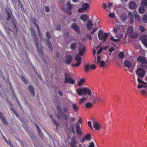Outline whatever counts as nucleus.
Here are the masks:
<instances>
[{
    "mask_svg": "<svg viewBox=\"0 0 147 147\" xmlns=\"http://www.w3.org/2000/svg\"><path fill=\"white\" fill-rule=\"evenodd\" d=\"M88 125L91 129H92V126L91 125V123L90 121H88Z\"/></svg>",
    "mask_w": 147,
    "mask_h": 147,
    "instance_id": "obj_62",
    "label": "nucleus"
},
{
    "mask_svg": "<svg viewBox=\"0 0 147 147\" xmlns=\"http://www.w3.org/2000/svg\"><path fill=\"white\" fill-rule=\"evenodd\" d=\"M90 69V65L89 63H87L84 66V70L86 72H88Z\"/></svg>",
    "mask_w": 147,
    "mask_h": 147,
    "instance_id": "obj_29",
    "label": "nucleus"
},
{
    "mask_svg": "<svg viewBox=\"0 0 147 147\" xmlns=\"http://www.w3.org/2000/svg\"><path fill=\"white\" fill-rule=\"evenodd\" d=\"M118 56L120 58L123 59L125 57L124 53L123 52H121L118 54Z\"/></svg>",
    "mask_w": 147,
    "mask_h": 147,
    "instance_id": "obj_39",
    "label": "nucleus"
},
{
    "mask_svg": "<svg viewBox=\"0 0 147 147\" xmlns=\"http://www.w3.org/2000/svg\"><path fill=\"white\" fill-rule=\"evenodd\" d=\"M137 61L142 64H146L147 63V61L146 59L142 56H139L137 58Z\"/></svg>",
    "mask_w": 147,
    "mask_h": 147,
    "instance_id": "obj_8",
    "label": "nucleus"
},
{
    "mask_svg": "<svg viewBox=\"0 0 147 147\" xmlns=\"http://www.w3.org/2000/svg\"><path fill=\"white\" fill-rule=\"evenodd\" d=\"M28 89L32 96L33 97H34L35 96V94L33 87L31 85L30 86H28Z\"/></svg>",
    "mask_w": 147,
    "mask_h": 147,
    "instance_id": "obj_21",
    "label": "nucleus"
},
{
    "mask_svg": "<svg viewBox=\"0 0 147 147\" xmlns=\"http://www.w3.org/2000/svg\"><path fill=\"white\" fill-rule=\"evenodd\" d=\"M145 11L144 7L142 6L141 7H140L139 9V12L141 14L143 13Z\"/></svg>",
    "mask_w": 147,
    "mask_h": 147,
    "instance_id": "obj_33",
    "label": "nucleus"
},
{
    "mask_svg": "<svg viewBox=\"0 0 147 147\" xmlns=\"http://www.w3.org/2000/svg\"><path fill=\"white\" fill-rule=\"evenodd\" d=\"M103 50V48L102 47H100L99 49L98 50L97 52V54H99L100 53H101Z\"/></svg>",
    "mask_w": 147,
    "mask_h": 147,
    "instance_id": "obj_57",
    "label": "nucleus"
},
{
    "mask_svg": "<svg viewBox=\"0 0 147 147\" xmlns=\"http://www.w3.org/2000/svg\"><path fill=\"white\" fill-rule=\"evenodd\" d=\"M94 142H91V143L88 146V147H94Z\"/></svg>",
    "mask_w": 147,
    "mask_h": 147,
    "instance_id": "obj_63",
    "label": "nucleus"
},
{
    "mask_svg": "<svg viewBox=\"0 0 147 147\" xmlns=\"http://www.w3.org/2000/svg\"><path fill=\"white\" fill-rule=\"evenodd\" d=\"M128 31L129 32H132L133 31V27L132 26H130L129 27L128 29Z\"/></svg>",
    "mask_w": 147,
    "mask_h": 147,
    "instance_id": "obj_47",
    "label": "nucleus"
},
{
    "mask_svg": "<svg viewBox=\"0 0 147 147\" xmlns=\"http://www.w3.org/2000/svg\"><path fill=\"white\" fill-rule=\"evenodd\" d=\"M30 31L31 33V35L33 37H34V42H35V43L36 44V47L37 48V49L39 51V47H38V40L36 36V34L33 28H31L30 29Z\"/></svg>",
    "mask_w": 147,
    "mask_h": 147,
    "instance_id": "obj_6",
    "label": "nucleus"
},
{
    "mask_svg": "<svg viewBox=\"0 0 147 147\" xmlns=\"http://www.w3.org/2000/svg\"><path fill=\"white\" fill-rule=\"evenodd\" d=\"M71 129L69 128L68 127H67L68 129L71 131V132H72L73 134L75 133V129L74 128V126L73 125H71Z\"/></svg>",
    "mask_w": 147,
    "mask_h": 147,
    "instance_id": "obj_41",
    "label": "nucleus"
},
{
    "mask_svg": "<svg viewBox=\"0 0 147 147\" xmlns=\"http://www.w3.org/2000/svg\"><path fill=\"white\" fill-rule=\"evenodd\" d=\"M72 106L73 110L76 112H78L79 109V107L77 105L74 103L72 104Z\"/></svg>",
    "mask_w": 147,
    "mask_h": 147,
    "instance_id": "obj_27",
    "label": "nucleus"
},
{
    "mask_svg": "<svg viewBox=\"0 0 147 147\" xmlns=\"http://www.w3.org/2000/svg\"><path fill=\"white\" fill-rule=\"evenodd\" d=\"M115 15V14L114 13H110L109 14V16L111 18H114Z\"/></svg>",
    "mask_w": 147,
    "mask_h": 147,
    "instance_id": "obj_56",
    "label": "nucleus"
},
{
    "mask_svg": "<svg viewBox=\"0 0 147 147\" xmlns=\"http://www.w3.org/2000/svg\"><path fill=\"white\" fill-rule=\"evenodd\" d=\"M35 125L37 129V130L38 134L40 135L42 133V131H41L40 129V128L38 126L37 124H36Z\"/></svg>",
    "mask_w": 147,
    "mask_h": 147,
    "instance_id": "obj_43",
    "label": "nucleus"
},
{
    "mask_svg": "<svg viewBox=\"0 0 147 147\" xmlns=\"http://www.w3.org/2000/svg\"><path fill=\"white\" fill-rule=\"evenodd\" d=\"M139 29L141 32H144L146 31L145 29L143 26H140L139 27Z\"/></svg>",
    "mask_w": 147,
    "mask_h": 147,
    "instance_id": "obj_46",
    "label": "nucleus"
},
{
    "mask_svg": "<svg viewBox=\"0 0 147 147\" xmlns=\"http://www.w3.org/2000/svg\"><path fill=\"white\" fill-rule=\"evenodd\" d=\"M46 44L48 46V48L50 49V51H52L53 50V47L50 40L49 39L47 40Z\"/></svg>",
    "mask_w": 147,
    "mask_h": 147,
    "instance_id": "obj_23",
    "label": "nucleus"
},
{
    "mask_svg": "<svg viewBox=\"0 0 147 147\" xmlns=\"http://www.w3.org/2000/svg\"><path fill=\"white\" fill-rule=\"evenodd\" d=\"M86 36L89 40H91L92 39V38L91 36L89 34H87Z\"/></svg>",
    "mask_w": 147,
    "mask_h": 147,
    "instance_id": "obj_58",
    "label": "nucleus"
},
{
    "mask_svg": "<svg viewBox=\"0 0 147 147\" xmlns=\"http://www.w3.org/2000/svg\"><path fill=\"white\" fill-rule=\"evenodd\" d=\"M76 132L78 135H80L82 134V132L80 128V126H76Z\"/></svg>",
    "mask_w": 147,
    "mask_h": 147,
    "instance_id": "obj_24",
    "label": "nucleus"
},
{
    "mask_svg": "<svg viewBox=\"0 0 147 147\" xmlns=\"http://www.w3.org/2000/svg\"><path fill=\"white\" fill-rule=\"evenodd\" d=\"M76 93L80 96L82 95L87 94L88 95H91L92 92L88 88L84 87L83 88H79L76 90Z\"/></svg>",
    "mask_w": 147,
    "mask_h": 147,
    "instance_id": "obj_2",
    "label": "nucleus"
},
{
    "mask_svg": "<svg viewBox=\"0 0 147 147\" xmlns=\"http://www.w3.org/2000/svg\"><path fill=\"white\" fill-rule=\"evenodd\" d=\"M45 10L47 12H49V11L50 9L47 6L45 8Z\"/></svg>",
    "mask_w": 147,
    "mask_h": 147,
    "instance_id": "obj_61",
    "label": "nucleus"
},
{
    "mask_svg": "<svg viewBox=\"0 0 147 147\" xmlns=\"http://www.w3.org/2000/svg\"><path fill=\"white\" fill-rule=\"evenodd\" d=\"M91 135L90 134H87L84 137L82 140L80 141L81 142H84L85 140L87 141H90L91 139Z\"/></svg>",
    "mask_w": 147,
    "mask_h": 147,
    "instance_id": "obj_12",
    "label": "nucleus"
},
{
    "mask_svg": "<svg viewBox=\"0 0 147 147\" xmlns=\"http://www.w3.org/2000/svg\"><path fill=\"white\" fill-rule=\"evenodd\" d=\"M143 20L144 22L147 23V15L146 14H144L143 15Z\"/></svg>",
    "mask_w": 147,
    "mask_h": 147,
    "instance_id": "obj_44",
    "label": "nucleus"
},
{
    "mask_svg": "<svg viewBox=\"0 0 147 147\" xmlns=\"http://www.w3.org/2000/svg\"><path fill=\"white\" fill-rule=\"evenodd\" d=\"M101 101L102 102L103 100L100 97L95 96L93 98V100H92V103H96L99 102Z\"/></svg>",
    "mask_w": 147,
    "mask_h": 147,
    "instance_id": "obj_16",
    "label": "nucleus"
},
{
    "mask_svg": "<svg viewBox=\"0 0 147 147\" xmlns=\"http://www.w3.org/2000/svg\"><path fill=\"white\" fill-rule=\"evenodd\" d=\"M129 17L130 18V23L132 25L134 22V19L133 14L131 12L128 13Z\"/></svg>",
    "mask_w": 147,
    "mask_h": 147,
    "instance_id": "obj_26",
    "label": "nucleus"
},
{
    "mask_svg": "<svg viewBox=\"0 0 147 147\" xmlns=\"http://www.w3.org/2000/svg\"><path fill=\"white\" fill-rule=\"evenodd\" d=\"M71 27L77 33L79 34L80 33V28L75 23H73L72 24Z\"/></svg>",
    "mask_w": 147,
    "mask_h": 147,
    "instance_id": "obj_11",
    "label": "nucleus"
},
{
    "mask_svg": "<svg viewBox=\"0 0 147 147\" xmlns=\"http://www.w3.org/2000/svg\"><path fill=\"white\" fill-rule=\"evenodd\" d=\"M134 14L135 20L138 21H140V16L138 14L137 12L136 11H134Z\"/></svg>",
    "mask_w": 147,
    "mask_h": 147,
    "instance_id": "obj_25",
    "label": "nucleus"
},
{
    "mask_svg": "<svg viewBox=\"0 0 147 147\" xmlns=\"http://www.w3.org/2000/svg\"><path fill=\"white\" fill-rule=\"evenodd\" d=\"M22 80L25 84H27L28 83V81L26 80L23 76H22Z\"/></svg>",
    "mask_w": 147,
    "mask_h": 147,
    "instance_id": "obj_49",
    "label": "nucleus"
},
{
    "mask_svg": "<svg viewBox=\"0 0 147 147\" xmlns=\"http://www.w3.org/2000/svg\"><path fill=\"white\" fill-rule=\"evenodd\" d=\"M98 37L100 40H103V42H105L109 34L107 33H105L103 34V32L102 30H99L98 33Z\"/></svg>",
    "mask_w": 147,
    "mask_h": 147,
    "instance_id": "obj_3",
    "label": "nucleus"
},
{
    "mask_svg": "<svg viewBox=\"0 0 147 147\" xmlns=\"http://www.w3.org/2000/svg\"><path fill=\"white\" fill-rule=\"evenodd\" d=\"M85 78H83L79 80L78 83V86H81L85 82Z\"/></svg>",
    "mask_w": 147,
    "mask_h": 147,
    "instance_id": "obj_32",
    "label": "nucleus"
},
{
    "mask_svg": "<svg viewBox=\"0 0 147 147\" xmlns=\"http://www.w3.org/2000/svg\"><path fill=\"white\" fill-rule=\"evenodd\" d=\"M11 110L14 113L15 115L17 117H18L19 116V114L14 109L12 108H11Z\"/></svg>",
    "mask_w": 147,
    "mask_h": 147,
    "instance_id": "obj_40",
    "label": "nucleus"
},
{
    "mask_svg": "<svg viewBox=\"0 0 147 147\" xmlns=\"http://www.w3.org/2000/svg\"><path fill=\"white\" fill-rule=\"evenodd\" d=\"M65 82L66 83H69L73 84L75 83V81L72 78H67V75L65 74Z\"/></svg>",
    "mask_w": 147,
    "mask_h": 147,
    "instance_id": "obj_10",
    "label": "nucleus"
},
{
    "mask_svg": "<svg viewBox=\"0 0 147 147\" xmlns=\"http://www.w3.org/2000/svg\"><path fill=\"white\" fill-rule=\"evenodd\" d=\"M81 57L78 55H77L75 57V60L77 62H81Z\"/></svg>",
    "mask_w": 147,
    "mask_h": 147,
    "instance_id": "obj_34",
    "label": "nucleus"
},
{
    "mask_svg": "<svg viewBox=\"0 0 147 147\" xmlns=\"http://www.w3.org/2000/svg\"><path fill=\"white\" fill-rule=\"evenodd\" d=\"M12 22L13 23L14 26L15 28V31L16 32H17V29L16 27V23H15V22L14 21H13Z\"/></svg>",
    "mask_w": 147,
    "mask_h": 147,
    "instance_id": "obj_60",
    "label": "nucleus"
},
{
    "mask_svg": "<svg viewBox=\"0 0 147 147\" xmlns=\"http://www.w3.org/2000/svg\"><path fill=\"white\" fill-rule=\"evenodd\" d=\"M76 144V141L74 139H72L71 140L70 145L71 147H74Z\"/></svg>",
    "mask_w": 147,
    "mask_h": 147,
    "instance_id": "obj_36",
    "label": "nucleus"
},
{
    "mask_svg": "<svg viewBox=\"0 0 147 147\" xmlns=\"http://www.w3.org/2000/svg\"><path fill=\"white\" fill-rule=\"evenodd\" d=\"M0 118L1 120L3 123L6 125H8V123L7 121L2 113L0 112Z\"/></svg>",
    "mask_w": 147,
    "mask_h": 147,
    "instance_id": "obj_15",
    "label": "nucleus"
},
{
    "mask_svg": "<svg viewBox=\"0 0 147 147\" xmlns=\"http://www.w3.org/2000/svg\"><path fill=\"white\" fill-rule=\"evenodd\" d=\"M56 29L58 31H61V28L60 25H58L56 28Z\"/></svg>",
    "mask_w": 147,
    "mask_h": 147,
    "instance_id": "obj_54",
    "label": "nucleus"
},
{
    "mask_svg": "<svg viewBox=\"0 0 147 147\" xmlns=\"http://www.w3.org/2000/svg\"><path fill=\"white\" fill-rule=\"evenodd\" d=\"M113 5V3L111 2V3H109L108 4V7H109V9H111V6Z\"/></svg>",
    "mask_w": 147,
    "mask_h": 147,
    "instance_id": "obj_64",
    "label": "nucleus"
},
{
    "mask_svg": "<svg viewBox=\"0 0 147 147\" xmlns=\"http://www.w3.org/2000/svg\"><path fill=\"white\" fill-rule=\"evenodd\" d=\"M89 16L86 14H83L80 17V19L84 22H86L88 19Z\"/></svg>",
    "mask_w": 147,
    "mask_h": 147,
    "instance_id": "obj_19",
    "label": "nucleus"
},
{
    "mask_svg": "<svg viewBox=\"0 0 147 147\" xmlns=\"http://www.w3.org/2000/svg\"><path fill=\"white\" fill-rule=\"evenodd\" d=\"M77 44L76 42L72 43L70 45V48L71 50H75L77 47Z\"/></svg>",
    "mask_w": 147,
    "mask_h": 147,
    "instance_id": "obj_28",
    "label": "nucleus"
},
{
    "mask_svg": "<svg viewBox=\"0 0 147 147\" xmlns=\"http://www.w3.org/2000/svg\"><path fill=\"white\" fill-rule=\"evenodd\" d=\"M86 49L85 47H83L82 48L79 49V55L81 56L83 55L86 51Z\"/></svg>",
    "mask_w": 147,
    "mask_h": 147,
    "instance_id": "obj_22",
    "label": "nucleus"
},
{
    "mask_svg": "<svg viewBox=\"0 0 147 147\" xmlns=\"http://www.w3.org/2000/svg\"><path fill=\"white\" fill-rule=\"evenodd\" d=\"M93 26V24L90 20H89L87 21L86 26L88 30H90L92 28Z\"/></svg>",
    "mask_w": 147,
    "mask_h": 147,
    "instance_id": "obj_13",
    "label": "nucleus"
},
{
    "mask_svg": "<svg viewBox=\"0 0 147 147\" xmlns=\"http://www.w3.org/2000/svg\"><path fill=\"white\" fill-rule=\"evenodd\" d=\"M6 11L8 16L6 19L7 21H8L11 17V15L12 13V12L10 9H9L7 11Z\"/></svg>",
    "mask_w": 147,
    "mask_h": 147,
    "instance_id": "obj_30",
    "label": "nucleus"
},
{
    "mask_svg": "<svg viewBox=\"0 0 147 147\" xmlns=\"http://www.w3.org/2000/svg\"><path fill=\"white\" fill-rule=\"evenodd\" d=\"M129 6L130 8L133 10L135 9L137 7V5L134 1L131 2L129 4Z\"/></svg>",
    "mask_w": 147,
    "mask_h": 147,
    "instance_id": "obj_18",
    "label": "nucleus"
},
{
    "mask_svg": "<svg viewBox=\"0 0 147 147\" xmlns=\"http://www.w3.org/2000/svg\"><path fill=\"white\" fill-rule=\"evenodd\" d=\"M105 64V62L103 61H102L100 62V65L101 67H104Z\"/></svg>",
    "mask_w": 147,
    "mask_h": 147,
    "instance_id": "obj_52",
    "label": "nucleus"
},
{
    "mask_svg": "<svg viewBox=\"0 0 147 147\" xmlns=\"http://www.w3.org/2000/svg\"><path fill=\"white\" fill-rule=\"evenodd\" d=\"M90 69H96V66L95 65V64H92L90 66Z\"/></svg>",
    "mask_w": 147,
    "mask_h": 147,
    "instance_id": "obj_51",
    "label": "nucleus"
},
{
    "mask_svg": "<svg viewBox=\"0 0 147 147\" xmlns=\"http://www.w3.org/2000/svg\"><path fill=\"white\" fill-rule=\"evenodd\" d=\"M81 64V62H77L75 64H72V67H78Z\"/></svg>",
    "mask_w": 147,
    "mask_h": 147,
    "instance_id": "obj_45",
    "label": "nucleus"
},
{
    "mask_svg": "<svg viewBox=\"0 0 147 147\" xmlns=\"http://www.w3.org/2000/svg\"><path fill=\"white\" fill-rule=\"evenodd\" d=\"M101 60V57L100 56L98 55V57L97 58V63L98 64L100 62V60Z\"/></svg>",
    "mask_w": 147,
    "mask_h": 147,
    "instance_id": "obj_53",
    "label": "nucleus"
},
{
    "mask_svg": "<svg viewBox=\"0 0 147 147\" xmlns=\"http://www.w3.org/2000/svg\"><path fill=\"white\" fill-rule=\"evenodd\" d=\"M69 33L68 31L65 32L63 34L65 38H67L69 36Z\"/></svg>",
    "mask_w": 147,
    "mask_h": 147,
    "instance_id": "obj_55",
    "label": "nucleus"
},
{
    "mask_svg": "<svg viewBox=\"0 0 147 147\" xmlns=\"http://www.w3.org/2000/svg\"><path fill=\"white\" fill-rule=\"evenodd\" d=\"M92 123L95 129L96 130H99L101 127L99 123L94 119L92 120Z\"/></svg>",
    "mask_w": 147,
    "mask_h": 147,
    "instance_id": "obj_9",
    "label": "nucleus"
},
{
    "mask_svg": "<svg viewBox=\"0 0 147 147\" xmlns=\"http://www.w3.org/2000/svg\"><path fill=\"white\" fill-rule=\"evenodd\" d=\"M93 103H91L90 102L87 103L85 105V107L87 109H89L92 107L93 106Z\"/></svg>",
    "mask_w": 147,
    "mask_h": 147,
    "instance_id": "obj_35",
    "label": "nucleus"
},
{
    "mask_svg": "<svg viewBox=\"0 0 147 147\" xmlns=\"http://www.w3.org/2000/svg\"><path fill=\"white\" fill-rule=\"evenodd\" d=\"M46 36L49 39H50L51 38L50 34L48 32H47L46 34Z\"/></svg>",
    "mask_w": 147,
    "mask_h": 147,
    "instance_id": "obj_59",
    "label": "nucleus"
},
{
    "mask_svg": "<svg viewBox=\"0 0 147 147\" xmlns=\"http://www.w3.org/2000/svg\"><path fill=\"white\" fill-rule=\"evenodd\" d=\"M136 73L138 76L141 77H143L145 75V72L143 68H139L137 69Z\"/></svg>",
    "mask_w": 147,
    "mask_h": 147,
    "instance_id": "obj_4",
    "label": "nucleus"
},
{
    "mask_svg": "<svg viewBox=\"0 0 147 147\" xmlns=\"http://www.w3.org/2000/svg\"><path fill=\"white\" fill-rule=\"evenodd\" d=\"M90 7L89 4L87 3H84L82 5V8L79 9L78 11L79 13H82L84 11L87 10V9Z\"/></svg>",
    "mask_w": 147,
    "mask_h": 147,
    "instance_id": "obj_5",
    "label": "nucleus"
},
{
    "mask_svg": "<svg viewBox=\"0 0 147 147\" xmlns=\"http://www.w3.org/2000/svg\"><path fill=\"white\" fill-rule=\"evenodd\" d=\"M72 60L71 56L69 55H68L65 57V62L66 64L69 65L71 63Z\"/></svg>",
    "mask_w": 147,
    "mask_h": 147,
    "instance_id": "obj_14",
    "label": "nucleus"
},
{
    "mask_svg": "<svg viewBox=\"0 0 147 147\" xmlns=\"http://www.w3.org/2000/svg\"><path fill=\"white\" fill-rule=\"evenodd\" d=\"M87 99V98L84 97L82 98H80L79 100V103L80 105L82 104Z\"/></svg>",
    "mask_w": 147,
    "mask_h": 147,
    "instance_id": "obj_42",
    "label": "nucleus"
},
{
    "mask_svg": "<svg viewBox=\"0 0 147 147\" xmlns=\"http://www.w3.org/2000/svg\"><path fill=\"white\" fill-rule=\"evenodd\" d=\"M58 113L56 114V116L58 120L63 118L65 120L68 119L69 115V108L68 107H65L63 108V112L60 106L58 105H56Z\"/></svg>",
    "mask_w": 147,
    "mask_h": 147,
    "instance_id": "obj_1",
    "label": "nucleus"
},
{
    "mask_svg": "<svg viewBox=\"0 0 147 147\" xmlns=\"http://www.w3.org/2000/svg\"><path fill=\"white\" fill-rule=\"evenodd\" d=\"M121 19L123 21H126L127 19V15L123 14L121 16Z\"/></svg>",
    "mask_w": 147,
    "mask_h": 147,
    "instance_id": "obj_31",
    "label": "nucleus"
},
{
    "mask_svg": "<svg viewBox=\"0 0 147 147\" xmlns=\"http://www.w3.org/2000/svg\"><path fill=\"white\" fill-rule=\"evenodd\" d=\"M67 5L69 9H67L66 10V12L68 15L71 16L72 14L71 10L73 8L72 5L69 2L67 3Z\"/></svg>",
    "mask_w": 147,
    "mask_h": 147,
    "instance_id": "obj_7",
    "label": "nucleus"
},
{
    "mask_svg": "<svg viewBox=\"0 0 147 147\" xmlns=\"http://www.w3.org/2000/svg\"><path fill=\"white\" fill-rule=\"evenodd\" d=\"M141 93L143 95H146L147 94V91L145 90H142L141 91Z\"/></svg>",
    "mask_w": 147,
    "mask_h": 147,
    "instance_id": "obj_50",
    "label": "nucleus"
},
{
    "mask_svg": "<svg viewBox=\"0 0 147 147\" xmlns=\"http://www.w3.org/2000/svg\"><path fill=\"white\" fill-rule=\"evenodd\" d=\"M54 125H56V129L57 131L58 130V127L59 125V124L56 121H54V123H53Z\"/></svg>",
    "mask_w": 147,
    "mask_h": 147,
    "instance_id": "obj_48",
    "label": "nucleus"
},
{
    "mask_svg": "<svg viewBox=\"0 0 147 147\" xmlns=\"http://www.w3.org/2000/svg\"><path fill=\"white\" fill-rule=\"evenodd\" d=\"M138 36V33H133L131 34L130 37L131 38H135L137 37Z\"/></svg>",
    "mask_w": 147,
    "mask_h": 147,
    "instance_id": "obj_38",
    "label": "nucleus"
},
{
    "mask_svg": "<svg viewBox=\"0 0 147 147\" xmlns=\"http://www.w3.org/2000/svg\"><path fill=\"white\" fill-rule=\"evenodd\" d=\"M124 66L128 68H131L132 66V63L130 61L126 60L124 61Z\"/></svg>",
    "mask_w": 147,
    "mask_h": 147,
    "instance_id": "obj_17",
    "label": "nucleus"
},
{
    "mask_svg": "<svg viewBox=\"0 0 147 147\" xmlns=\"http://www.w3.org/2000/svg\"><path fill=\"white\" fill-rule=\"evenodd\" d=\"M141 5L143 7H147V0L142 1L141 3Z\"/></svg>",
    "mask_w": 147,
    "mask_h": 147,
    "instance_id": "obj_37",
    "label": "nucleus"
},
{
    "mask_svg": "<svg viewBox=\"0 0 147 147\" xmlns=\"http://www.w3.org/2000/svg\"><path fill=\"white\" fill-rule=\"evenodd\" d=\"M142 42L147 48V35L143 36Z\"/></svg>",
    "mask_w": 147,
    "mask_h": 147,
    "instance_id": "obj_20",
    "label": "nucleus"
}]
</instances>
